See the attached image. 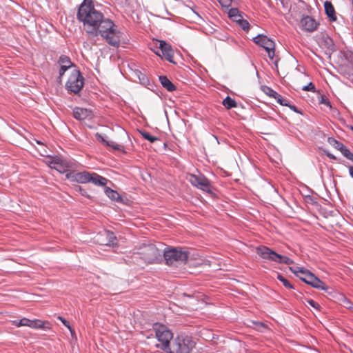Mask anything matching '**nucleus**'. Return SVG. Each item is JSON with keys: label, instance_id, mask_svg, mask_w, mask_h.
<instances>
[{"label": "nucleus", "instance_id": "1", "mask_svg": "<svg viewBox=\"0 0 353 353\" xmlns=\"http://www.w3.org/2000/svg\"><path fill=\"white\" fill-rule=\"evenodd\" d=\"M77 17L83 23L85 32L90 34L95 31V27L103 19V14L95 8L91 0H84L78 9Z\"/></svg>", "mask_w": 353, "mask_h": 353}, {"label": "nucleus", "instance_id": "2", "mask_svg": "<svg viewBox=\"0 0 353 353\" xmlns=\"http://www.w3.org/2000/svg\"><path fill=\"white\" fill-rule=\"evenodd\" d=\"M99 34L110 46L114 47L119 46L121 32L118 30L114 22L104 16L103 19L100 20L96 26L95 31L90 34L92 36H97Z\"/></svg>", "mask_w": 353, "mask_h": 353}, {"label": "nucleus", "instance_id": "3", "mask_svg": "<svg viewBox=\"0 0 353 353\" xmlns=\"http://www.w3.org/2000/svg\"><path fill=\"white\" fill-rule=\"evenodd\" d=\"M153 330L159 342L156 345L157 347L161 349L164 353L170 352L169 347L171 345L170 341L173 339V334L171 330L166 325L159 323L153 325Z\"/></svg>", "mask_w": 353, "mask_h": 353}, {"label": "nucleus", "instance_id": "4", "mask_svg": "<svg viewBox=\"0 0 353 353\" xmlns=\"http://www.w3.org/2000/svg\"><path fill=\"white\" fill-rule=\"evenodd\" d=\"M195 346V342L189 336H178L171 343L170 352L165 353H190Z\"/></svg>", "mask_w": 353, "mask_h": 353}, {"label": "nucleus", "instance_id": "5", "mask_svg": "<svg viewBox=\"0 0 353 353\" xmlns=\"http://www.w3.org/2000/svg\"><path fill=\"white\" fill-rule=\"evenodd\" d=\"M163 256L168 265H177L185 263L188 259V252L181 248H172L163 252Z\"/></svg>", "mask_w": 353, "mask_h": 353}, {"label": "nucleus", "instance_id": "6", "mask_svg": "<svg viewBox=\"0 0 353 353\" xmlns=\"http://www.w3.org/2000/svg\"><path fill=\"white\" fill-rule=\"evenodd\" d=\"M256 250L257 254L263 259H267L286 265H291L294 263L293 260L290 258L286 256L281 255L266 246L257 247Z\"/></svg>", "mask_w": 353, "mask_h": 353}, {"label": "nucleus", "instance_id": "7", "mask_svg": "<svg viewBox=\"0 0 353 353\" xmlns=\"http://www.w3.org/2000/svg\"><path fill=\"white\" fill-rule=\"evenodd\" d=\"M83 84L84 78L80 71L73 70L66 83L65 87L68 91L77 94L82 89Z\"/></svg>", "mask_w": 353, "mask_h": 353}, {"label": "nucleus", "instance_id": "8", "mask_svg": "<svg viewBox=\"0 0 353 353\" xmlns=\"http://www.w3.org/2000/svg\"><path fill=\"white\" fill-rule=\"evenodd\" d=\"M12 325L16 327L28 326L33 329L50 330L51 323L47 321L40 319L30 320L27 318H22L20 321H13Z\"/></svg>", "mask_w": 353, "mask_h": 353}, {"label": "nucleus", "instance_id": "9", "mask_svg": "<svg viewBox=\"0 0 353 353\" xmlns=\"http://www.w3.org/2000/svg\"><path fill=\"white\" fill-rule=\"evenodd\" d=\"M254 42L263 48L268 52V57L273 59L275 55V44L274 42L263 34H259L253 39Z\"/></svg>", "mask_w": 353, "mask_h": 353}, {"label": "nucleus", "instance_id": "10", "mask_svg": "<svg viewBox=\"0 0 353 353\" xmlns=\"http://www.w3.org/2000/svg\"><path fill=\"white\" fill-rule=\"evenodd\" d=\"M188 180L192 185L197 188L207 192H211L210 182L205 176L190 174Z\"/></svg>", "mask_w": 353, "mask_h": 353}, {"label": "nucleus", "instance_id": "11", "mask_svg": "<svg viewBox=\"0 0 353 353\" xmlns=\"http://www.w3.org/2000/svg\"><path fill=\"white\" fill-rule=\"evenodd\" d=\"M49 165L51 168L57 170L60 173L67 172L72 168V164L70 162L61 159L58 157L52 159L50 161Z\"/></svg>", "mask_w": 353, "mask_h": 353}, {"label": "nucleus", "instance_id": "12", "mask_svg": "<svg viewBox=\"0 0 353 353\" xmlns=\"http://www.w3.org/2000/svg\"><path fill=\"white\" fill-rule=\"evenodd\" d=\"M159 46L158 48L161 50L162 54L161 55V54L159 52H155L156 54L159 57H164L167 61H168L170 63H174V53L171 48V46L167 43L165 41H159Z\"/></svg>", "mask_w": 353, "mask_h": 353}, {"label": "nucleus", "instance_id": "13", "mask_svg": "<svg viewBox=\"0 0 353 353\" xmlns=\"http://www.w3.org/2000/svg\"><path fill=\"white\" fill-rule=\"evenodd\" d=\"M90 175L91 173L87 171L77 173L70 172L66 174V177L74 182L86 183L90 181Z\"/></svg>", "mask_w": 353, "mask_h": 353}, {"label": "nucleus", "instance_id": "14", "mask_svg": "<svg viewBox=\"0 0 353 353\" xmlns=\"http://www.w3.org/2000/svg\"><path fill=\"white\" fill-rule=\"evenodd\" d=\"M319 23L314 19L310 16L303 17L300 21V27L306 32H314L316 30Z\"/></svg>", "mask_w": 353, "mask_h": 353}, {"label": "nucleus", "instance_id": "15", "mask_svg": "<svg viewBox=\"0 0 353 353\" xmlns=\"http://www.w3.org/2000/svg\"><path fill=\"white\" fill-rule=\"evenodd\" d=\"M141 254L145 255V259L146 261L151 262L157 259L159 255V252L154 245L150 244L143 248Z\"/></svg>", "mask_w": 353, "mask_h": 353}, {"label": "nucleus", "instance_id": "16", "mask_svg": "<svg viewBox=\"0 0 353 353\" xmlns=\"http://www.w3.org/2000/svg\"><path fill=\"white\" fill-rule=\"evenodd\" d=\"M117 238L114 234L109 230H104L99 234V239L97 240L98 242L102 245H113L115 244Z\"/></svg>", "mask_w": 353, "mask_h": 353}, {"label": "nucleus", "instance_id": "17", "mask_svg": "<svg viewBox=\"0 0 353 353\" xmlns=\"http://www.w3.org/2000/svg\"><path fill=\"white\" fill-rule=\"evenodd\" d=\"M305 279L307 281L306 283L307 284L310 285L314 288L323 290H327L328 289V287L312 272L311 274H308Z\"/></svg>", "mask_w": 353, "mask_h": 353}, {"label": "nucleus", "instance_id": "18", "mask_svg": "<svg viewBox=\"0 0 353 353\" xmlns=\"http://www.w3.org/2000/svg\"><path fill=\"white\" fill-rule=\"evenodd\" d=\"M73 117L79 121L85 120L92 117V112L86 108L75 107L73 109Z\"/></svg>", "mask_w": 353, "mask_h": 353}, {"label": "nucleus", "instance_id": "19", "mask_svg": "<svg viewBox=\"0 0 353 353\" xmlns=\"http://www.w3.org/2000/svg\"><path fill=\"white\" fill-rule=\"evenodd\" d=\"M324 8L325 14L331 21H336V15L334 8L332 3L329 1H325L324 3Z\"/></svg>", "mask_w": 353, "mask_h": 353}, {"label": "nucleus", "instance_id": "20", "mask_svg": "<svg viewBox=\"0 0 353 353\" xmlns=\"http://www.w3.org/2000/svg\"><path fill=\"white\" fill-rule=\"evenodd\" d=\"M108 181V180L106 178L100 176L97 173H91L90 182L94 185L98 186H105Z\"/></svg>", "mask_w": 353, "mask_h": 353}, {"label": "nucleus", "instance_id": "21", "mask_svg": "<svg viewBox=\"0 0 353 353\" xmlns=\"http://www.w3.org/2000/svg\"><path fill=\"white\" fill-rule=\"evenodd\" d=\"M159 81L162 86L169 92H172L176 90V86L168 79L165 76H159Z\"/></svg>", "mask_w": 353, "mask_h": 353}, {"label": "nucleus", "instance_id": "22", "mask_svg": "<svg viewBox=\"0 0 353 353\" xmlns=\"http://www.w3.org/2000/svg\"><path fill=\"white\" fill-rule=\"evenodd\" d=\"M222 103L228 110H230L232 108H236L237 106L236 102L229 96L223 99Z\"/></svg>", "mask_w": 353, "mask_h": 353}, {"label": "nucleus", "instance_id": "23", "mask_svg": "<svg viewBox=\"0 0 353 353\" xmlns=\"http://www.w3.org/2000/svg\"><path fill=\"white\" fill-rule=\"evenodd\" d=\"M105 193L110 199L114 201H118L120 198L119 193L110 188H105Z\"/></svg>", "mask_w": 353, "mask_h": 353}, {"label": "nucleus", "instance_id": "24", "mask_svg": "<svg viewBox=\"0 0 353 353\" xmlns=\"http://www.w3.org/2000/svg\"><path fill=\"white\" fill-rule=\"evenodd\" d=\"M59 63L60 66H65L68 68H70L72 65L70 58L65 55H61L59 57Z\"/></svg>", "mask_w": 353, "mask_h": 353}, {"label": "nucleus", "instance_id": "25", "mask_svg": "<svg viewBox=\"0 0 353 353\" xmlns=\"http://www.w3.org/2000/svg\"><path fill=\"white\" fill-rule=\"evenodd\" d=\"M328 143L332 145L333 146L334 148H336V150H341V148L344 146V144H343L342 143L338 141L337 140H336L334 138H328V140H327Z\"/></svg>", "mask_w": 353, "mask_h": 353}, {"label": "nucleus", "instance_id": "26", "mask_svg": "<svg viewBox=\"0 0 353 353\" xmlns=\"http://www.w3.org/2000/svg\"><path fill=\"white\" fill-rule=\"evenodd\" d=\"M341 154L348 160L353 163V153L344 145V146L340 150Z\"/></svg>", "mask_w": 353, "mask_h": 353}, {"label": "nucleus", "instance_id": "27", "mask_svg": "<svg viewBox=\"0 0 353 353\" xmlns=\"http://www.w3.org/2000/svg\"><path fill=\"white\" fill-rule=\"evenodd\" d=\"M140 134L145 139L148 140L150 143H154L159 140V138L151 135L149 132L146 131H140Z\"/></svg>", "mask_w": 353, "mask_h": 353}, {"label": "nucleus", "instance_id": "28", "mask_svg": "<svg viewBox=\"0 0 353 353\" xmlns=\"http://www.w3.org/2000/svg\"><path fill=\"white\" fill-rule=\"evenodd\" d=\"M277 279L283 283V285L289 289H293V285L289 282L288 279L283 277L282 275L278 274Z\"/></svg>", "mask_w": 353, "mask_h": 353}, {"label": "nucleus", "instance_id": "29", "mask_svg": "<svg viewBox=\"0 0 353 353\" xmlns=\"http://www.w3.org/2000/svg\"><path fill=\"white\" fill-rule=\"evenodd\" d=\"M58 319L60 320L63 323V324L69 329L72 335L74 334V330L71 327L69 322L65 319L59 316H58Z\"/></svg>", "mask_w": 353, "mask_h": 353}, {"label": "nucleus", "instance_id": "30", "mask_svg": "<svg viewBox=\"0 0 353 353\" xmlns=\"http://www.w3.org/2000/svg\"><path fill=\"white\" fill-rule=\"evenodd\" d=\"M238 24L245 31H248L250 29V26L249 22L244 19L241 20V21H239V23Z\"/></svg>", "mask_w": 353, "mask_h": 353}, {"label": "nucleus", "instance_id": "31", "mask_svg": "<svg viewBox=\"0 0 353 353\" xmlns=\"http://www.w3.org/2000/svg\"><path fill=\"white\" fill-rule=\"evenodd\" d=\"M274 99H275L276 100V101H277L280 105H284V106L289 105V101H288V99H284V98H283V97H281V95H280L279 94V97H277V96H276V97H275V98H274Z\"/></svg>", "mask_w": 353, "mask_h": 353}, {"label": "nucleus", "instance_id": "32", "mask_svg": "<svg viewBox=\"0 0 353 353\" xmlns=\"http://www.w3.org/2000/svg\"><path fill=\"white\" fill-rule=\"evenodd\" d=\"M302 90L304 91H311L312 92H315L316 91L314 84L312 82H310L307 85L303 86Z\"/></svg>", "mask_w": 353, "mask_h": 353}, {"label": "nucleus", "instance_id": "33", "mask_svg": "<svg viewBox=\"0 0 353 353\" xmlns=\"http://www.w3.org/2000/svg\"><path fill=\"white\" fill-rule=\"evenodd\" d=\"M264 91L268 95H269L271 97H273L274 99L276 96L279 97V93H277L276 91L273 90L272 88L269 87H266Z\"/></svg>", "mask_w": 353, "mask_h": 353}, {"label": "nucleus", "instance_id": "34", "mask_svg": "<svg viewBox=\"0 0 353 353\" xmlns=\"http://www.w3.org/2000/svg\"><path fill=\"white\" fill-rule=\"evenodd\" d=\"M319 103L324 104V105H327V107L332 108L330 101L326 97H325L323 95L321 96V98L319 100Z\"/></svg>", "mask_w": 353, "mask_h": 353}, {"label": "nucleus", "instance_id": "35", "mask_svg": "<svg viewBox=\"0 0 353 353\" xmlns=\"http://www.w3.org/2000/svg\"><path fill=\"white\" fill-rule=\"evenodd\" d=\"M290 270L295 274L296 276L299 275V274H302V272L305 270L303 268L299 267H290Z\"/></svg>", "mask_w": 353, "mask_h": 353}, {"label": "nucleus", "instance_id": "36", "mask_svg": "<svg viewBox=\"0 0 353 353\" xmlns=\"http://www.w3.org/2000/svg\"><path fill=\"white\" fill-rule=\"evenodd\" d=\"M240 11L237 8H231L228 11V17L230 19L234 18L236 14H238Z\"/></svg>", "mask_w": 353, "mask_h": 353}, {"label": "nucleus", "instance_id": "37", "mask_svg": "<svg viewBox=\"0 0 353 353\" xmlns=\"http://www.w3.org/2000/svg\"><path fill=\"white\" fill-rule=\"evenodd\" d=\"M308 274H311V272L307 270H305L302 272V274H301V275H297V276H299L301 281H304L306 283L307 281L305 279V278L307 276Z\"/></svg>", "mask_w": 353, "mask_h": 353}, {"label": "nucleus", "instance_id": "38", "mask_svg": "<svg viewBox=\"0 0 353 353\" xmlns=\"http://www.w3.org/2000/svg\"><path fill=\"white\" fill-rule=\"evenodd\" d=\"M307 303L311 305L312 307H313L314 308L316 309V310H319L320 308V305L318 303H316V301H314V300L312 299H309L307 301Z\"/></svg>", "mask_w": 353, "mask_h": 353}, {"label": "nucleus", "instance_id": "39", "mask_svg": "<svg viewBox=\"0 0 353 353\" xmlns=\"http://www.w3.org/2000/svg\"><path fill=\"white\" fill-rule=\"evenodd\" d=\"M219 3L221 6L228 8L231 5L232 0H220Z\"/></svg>", "mask_w": 353, "mask_h": 353}, {"label": "nucleus", "instance_id": "40", "mask_svg": "<svg viewBox=\"0 0 353 353\" xmlns=\"http://www.w3.org/2000/svg\"><path fill=\"white\" fill-rule=\"evenodd\" d=\"M107 145L112 147V148H114V150H121L122 149V146L121 145H119V144H114V143H108L107 142Z\"/></svg>", "mask_w": 353, "mask_h": 353}, {"label": "nucleus", "instance_id": "41", "mask_svg": "<svg viewBox=\"0 0 353 353\" xmlns=\"http://www.w3.org/2000/svg\"><path fill=\"white\" fill-rule=\"evenodd\" d=\"M243 18V16L241 14V12H239L238 14H236L234 18H232V19L234 21H236L237 23H239V21H241V20H242Z\"/></svg>", "mask_w": 353, "mask_h": 353}, {"label": "nucleus", "instance_id": "42", "mask_svg": "<svg viewBox=\"0 0 353 353\" xmlns=\"http://www.w3.org/2000/svg\"><path fill=\"white\" fill-rule=\"evenodd\" d=\"M68 68H65V66H60L59 70V78H61L65 73V72L68 70Z\"/></svg>", "mask_w": 353, "mask_h": 353}, {"label": "nucleus", "instance_id": "43", "mask_svg": "<svg viewBox=\"0 0 353 353\" xmlns=\"http://www.w3.org/2000/svg\"><path fill=\"white\" fill-rule=\"evenodd\" d=\"M325 43H326V45L328 48L331 47L333 46V41L332 40L331 38H330L329 37H327L326 39H325Z\"/></svg>", "mask_w": 353, "mask_h": 353}, {"label": "nucleus", "instance_id": "44", "mask_svg": "<svg viewBox=\"0 0 353 353\" xmlns=\"http://www.w3.org/2000/svg\"><path fill=\"white\" fill-rule=\"evenodd\" d=\"M287 106L289 107L294 112H295L296 113L302 114V112L300 110H299L298 108L294 105H290L289 103V105H287Z\"/></svg>", "mask_w": 353, "mask_h": 353}, {"label": "nucleus", "instance_id": "45", "mask_svg": "<svg viewBox=\"0 0 353 353\" xmlns=\"http://www.w3.org/2000/svg\"><path fill=\"white\" fill-rule=\"evenodd\" d=\"M78 190L83 195L87 196V192L85 190H83L81 186H78Z\"/></svg>", "mask_w": 353, "mask_h": 353}, {"label": "nucleus", "instance_id": "46", "mask_svg": "<svg viewBox=\"0 0 353 353\" xmlns=\"http://www.w3.org/2000/svg\"><path fill=\"white\" fill-rule=\"evenodd\" d=\"M325 154H326V156H327L329 159H333V160H336V157H335L334 155H333L332 154L329 153V152H326Z\"/></svg>", "mask_w": 353, "mask_h": 353}, {"label": "nucleus", "instance_id": "47", "mask_svg": "<svg viewBox=\"0 0 353 353\" xmlns=\"http://www.w3.org/2000/svg\"><path fill=\"white\" fill-rule=\"evenodd\" d=\"M349 174L352 178H353V165L348 166Z\"/></svg>", "mask_w": 353, "mask_h": 353}, {"label": "nucleus", "instance_id": "48", "mask_svg": "<svg viewBox=\"0 0 353 353\" xmlns=\"http://www.w3.org/2000/svg\"><path fill=\"white\" fill-rule=\"evenodd\" d=\"M96 137H98V139H100L101 141L105 142L107 143V142L105 141L104 138L101 134H99V133H97L96 134Z\"/></svg>", "mask_w": 353, "mask_h": 353}, {"label": "nucleus", "instance_id": "49", "mask_svg": "<svg viewBox=\"0 0 353 353\" xmlns=\"http://www.w3.org/2000/svg\"><path fill=\"white\" fill-rule=\"evenodd\" d=\"M256 324L257 325H259V327H265V324H264V323H263L257 322Z\"/></svg>", "mask_w": 353, "mask_h": 353}, {"label": "nucleus", "instance_id": "50", "mask_svg": "<svg viewBox=\"0 0 353 353\" xmlns=\"http://www.w3.org/2000/svg\"><path fill=\"white\" fill-rule=\"evenodd\" d=\"M218 1H219L220 0H218Z\"/></svg>", "mask_w": 353, "mask_h": 353}]
</instances>
